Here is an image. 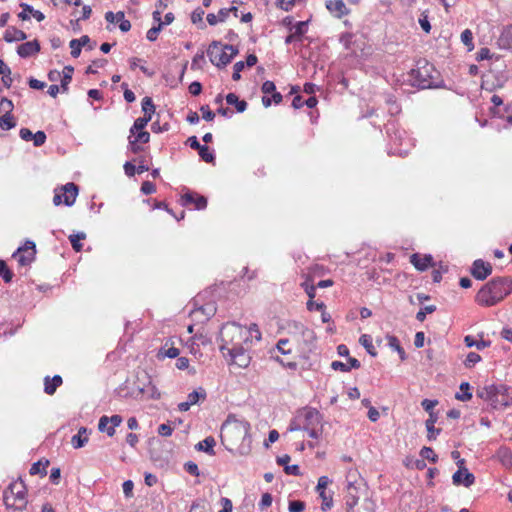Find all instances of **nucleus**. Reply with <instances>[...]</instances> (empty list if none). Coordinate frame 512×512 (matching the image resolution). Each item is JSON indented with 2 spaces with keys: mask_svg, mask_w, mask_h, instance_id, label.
<instances>
[{
  "mask_svg": "<svg viewBox=\"0 0 512 512\" xmlns=\"http://www.w3.org/2000/svg\"><path fill=\"white\" fill-rule=\"evenodd\" d=\"M355 492L356 487L352 482H349L347 485L346 495V505L348 507V512H374L376 507L374 501L366 497L361 502H359V498Z\"/></svg>",
  "mask_w": 512,
  "mask_h": 512,
  "instance_id": "9",
  "label": "nucleus"
},
{
  "mask_svg": "<svg viewBox=\"0 0 512 512\" xmlns=\"http://www.w3.org/2000/svg\"><path fill=\"white\" fill-rule=\"evenodd\" d=\"M206 392L203 388H199L188 394L187 401L192 405L197 404L200 400H205Z\"/></svg>",
  "mask_w": 512,
  "mask_h": 512,
  "instance_id": "38",
  "label": "nucleus"
},
{
  "mask_svg": "<svg viewBox=\"0 0 512 512\" xmlns=\"http://www.w3.org/2000/svg\"><path fill=\"white\" fill-rule=\"evenodd\" d=\"M32 141L35 147H40L46 141V134L43 131H37L34 134Z\"/></svg>",
  "mask_w": 512,
  "mask_h": 512,
  "instance_id": "57",
  "label": "nucleus"
},
{
  "mask_svg": "<svg viewBox=\"0 0 512 512\" xmlns=\"http://www.w3.org/2000/svg\"><path fill=\"white\" fill-rule=\"evenodd\" d=\"M78 195V188L74 183H67L61 188V191H55V195L53 197L54 205L58 206L60 204H65L67 206H71L74 204L76 197Z\"/></svg>",
  "mask_w": 512,
  "mask_h": 512,
  "instance_id": "10",
  "label": "nucleus"
},
{
  "mask_svg": "<svg viewBox=\"0 0 512 512\" xmlns=\"http://www.w3.org/2000/svg\"><path fill=\"white\" fill-rule=\"evenodd\" d=\"M73 71L74 69L72 66H65L62 71L60 82L63 92H66L68 90V85L72 80Z\"/></svg>",
  "mask_w": 512,
  "mask_h": 512,
  "instance_id": "32",
  "label": "nucleus"
},
{
  "mask_svg": "<svg viewBox=\"0 0 512 512\" xmlns=\"http://www.w3.org/2000/svg\"><path fill=\"white\" fill-rule=\"evenodd\" d=\"M15 125H16V123H15L12 115L3 114L0 117V128H2L4 130H9V129L15 127Z\"/></svg>",
  "mask_w": 512,
  "mask_h": 512,
  "instance_id": "47",
  "label": "nucleus"
},
{
  "mask_svg": "<svg viewBox=\"0 0 512 512\" xmlns=\"http://www.w3.org/2000/svg\"><path fill=\"white\" fill-rule=\"evenodd\" d=\"M0 276L3 278L4 282L9 283L12 281L13 273L8 268L6 262L4 260H0Z\"/></svg>",
  "mask_w": 512,
  "mask_h": 512,
  "instance_id": "45",
  "label": "nucleus"
},
{
  "mask_svg": "<svg viewBox=\"0 0 512 512\" xmlns=\"http://www.w3.org/2000/svg\"><path fill=\"white\" fill-rule=\"evenodd\" d=\"M319 496L322 499V507H321L322 510L326 511V510L330 509L332 507V505H333L332 497L331 496H327L326 491L325 492H320Z\"/></svg>",
  "mask_w": 512,
  "mask_h": 512,
  "instance_id": "54",
  "label": "nucleus"
},
{
  "mask_svg": "<svg viewBox=\"0 0 512 512\" xmlns=\"http://www.w3.org/2000/svg\"><path fill=\"white\" fill-rule=\"evenodd\" d=\"M205 12L202 8H196L191 14V21L193 24H196L199 29H205L206 25L203 22V16Z\"/></svg>",
  "mask_w": 512,
  "mask_h": 512,
  "instance_id": "36",
  "label": "nucleus"
},
{
  "mask_svg": "<svg viewBox=\"0 0 512 512\" xmlns=\"http://www.w3.org/2000/svg\"><path fill=\"white\" fill-rule=\"evenodd\" d=\"M434 311H436L435 305L425 306L423 309L417 312L416 319L420 322H423L426 318V314L433 313Z\"/></svg>",
  "mask_w": 512,
  "mask_h": 512,
  "instance_id": "52",
  "label": "nucleus"
},
{
  "mask_svg": "<svg viewBox=\"0 0 512 512\" xmlns=\"http://www.w3.org/2000/svg\"><path fill=\"white\" fill-rule=\"evenodd\" d=\"M250 424L233 415H229L221 427V437L229 444L236 446L242 444L249 436Z\"/></svg>",
  "mask_w": 512,
  "mask_h": 512,
  "instance_id": "4",
  "label": "nucleus"
},
{
  "mask_svg": "<svg viewBox=\"0 0 512 512\" xmlns=\"http://www.w3.org/2000/svg\"><path fill=\"white\" fill-rule=\"evenodd\" d=\"M150 121V117H139L134 121L133 126L130 129L131 134H136V131H143L148 122Z\"/></svg>",
  "mask_w": 512,
  "mask_h": 512,
  "instance_id": "44",
  "label": "nucleus"
},
{
  "mask_svg": "<svg viewBox=\"0 0 512 512\" xmlns=\"http://www.w3.org/2000/svg\"><path fill=\"white\" fill-rule=\"evenodd\" d=\"M13 110V103L11 100L7 98H2L0 100V112L6 115H12L11 112Z\"/></svg>",
  "mask_w": 512,
  "mask_h": 512,
  "instance_id": "50",
  "label": "nucleus"
},
{
  "mask_svg": "<svg viewBox=\"0 0 512 512\" xmlns=\"http://www.w3.org/2000/svg\"><path fill=\"white\" fill-rule=\"evenodd\" d=\"M237 54L238 50L233 45H222L219 41H213L207 49L210 62L218 68L228 65Z\"/></svg>",
  "mask_w": 512,
  "mask_h": 512,
  "instance_id": "7",
  "label": "nucleus"
},
{
  "mask_svg": "<svg viewBox=\"0 0 512 512\" xmlns=\"http://www.w3.org/2000/svg\"><path fill=\"white\" fill-rule=\"evenodd\" d=\"M492 273V265L482 259L474 261L471 274L477 280H484Z\"/></svg>",
  "mask_w": 512,
  "mask_h": 512,
  "instance_id": "18",
  "label": "nucleus"
},
{
  "mask_svg": "<svg viewBox=\"0 0 512 512\" xmlns=\"http://www.w3.org/2000/svg\"><path fill=\"white\" fill-rule=\"evenodd\" d=\"M459 469L453 474L452 481L454 485H463L465 487H470L475 482V476L469 472L464 465V459H460L457 462Z\"/></svg>",
  "mask_w": 512,
  "mask_h": 512,
  "instance_id": "14",
  "label": "nucleus"
},
{
  "mask_svg": "<svg viewBox=\"0 0 512 512\" xmlns=\"http://www.w3.org/2000/svg\"><path fill=\"white\" fill-rule=\"evenodd\" d=\"M331 483V480L327 476H321L318 479V484L316 486V490L318 493L325 492L327 486Z\"/></svg>",
  "mask_w": 512,
  "mask_h": 512,
  "instance_id": "58",
  "label": "nucleus"
},
{
  "mask_svg": "<svg viewBox=\"0 0 512 512\" xmlns=\"http://www.w3.org/2000/svg\"><path fill=\"white\" fill-rule=\"evenodd\" d=\"M470 384L468 382H463L460 384V392L456 393L455 398L459 401H469L472 398V393L470 392Z\"/></svg>",
  "mask_w": 512,
  "mask_h": 512,
  "instance_id": "34",
  "label": "nucleus"
},
{
  "mask_svg": "<svg viewBox=\"0 0 512 512\" xmlns=\"http://www.w3.org/2000/svg\"><path fill=\"white\" fill-rule=\"evenodd\" d=\"M464 342L467 347H473L475 346L478 350H482L488 346H490V341H476L473 336L467 335L464 338Z\"/></svg>",
  "mask_w": 512,
  "mask_h": 512,
  "instance_id": "39",
  "label": "nucleus"
},
{
  "mask_svg": "<svg viewBox=\"0 0 512 512\" xmlns=\"http://www.w3.org/2000/svg\"><path fill=\"white\" fill-rule=\"evenodd\" d=\"M85 238H86V235L83 232H80V233L73 234V235L69 236V240H70V243L72 245V248L76 252H80L82 250V244H81L80 241L85 239Z\"/></svg>",
  "mask_w": 512,
  "mask_h": 512,
  "instance_id": "42",
  "label": "nucleus"
},
{
  "mask_svg": "<svg viewBox=\"0 0 512 512\" xmlns=\"http://www.w3.org/2000/svg\"><path fill=\"white\" fill-rule=\"evenodd\" d=\"M21 8L24 9V11H29L30 14H32V16L38 21V22H41L45 19V15L39 11V10H34L33 7L27 3H21L20 4Z\"/></svg>",
  "mask_w": 512,
  "mask_h": 512,
  "instance_id": "48",
  "label": "nucleus"
},
{
  "mask_svg": "<svg viewBox=\"0 0 512 512\" xmlns=\"http://www.w3.org/2000/svg\"><path fill=\"white\" fill-rule=\"evenodd\" d=\"M437 421V415L434 412H430L429 418L425 422L426 429L428 431V439L434 440L436 438L435 434L438 435L440 433V429L435 428V423Z\"/></svg>",
  "mask_w": 512,
  "mask_h": 512,
  "instance_id": "28",
  "label": "nucleus"
},
{
  "mask_svg": "<svg viewBox=\"0 0 512 512\" xmlns=\"http://www.w3.org/2000/svg\"><path fill=\"white\" fill-rule=\"evenodd\" d=\"M245 67V63L243 61H239V62H236L233 66V74H232V79L234 81H238L240 80L241 78V75L240 73L242 72V70L244 69Z\"/></svg>",
  "mask_w": 512,
  "mask_h": 512,
  "instance_id": "56",
  "label": "nucleus"
},
{
  "mask_svg": "<svg viewBox=\"0 0 512 512\" xmlns=\"http://www.w3.org/2000/svg\"><path fill=\"white\" fill-rule=\"evenodd\" d=\"M481 361V356L475 352H470L465 359V366L468 368L473 367L476 363Z\"/></svg>",
  "mask_w": 512,
  "mask_h": 512,
  "instance_id": "53",
  "label": "nucleus"
},
{
  "mask_svg": "<svg viewBox=\"0 0 512 512\" xmlns=\"http://www.w3.org/2000/svg\"><path fill=\"white\" fill-rule=\"evenodd\" d=\"M433 258L431 255H419L417 253L412 254L410 262L419 271H425L429 266H433Z\"/></svg>",
  "mask_w": 512,
  "mask_h": 512,
  "instance_id": "20",
  "label": "nucleus"
},
{
  "mask_svg": "<svg viewBox=\"0 0 512 512\" xmlns=\"http://www.w3.org/2000/svg\"><path fill=\"white\" fill-rule=\"evenodd\" d=\"M200 111L202 112L203 119L206 121H212L215 117L214 112L211 111L208 105L201 106Z\"/></svg>",
  "mask_w": 512,
  "mask_h": 512,
  "instance_id": "63",
  "label": "nucleus"
},
{
  "mask_svg": "<svg viewBox=\"0 0 512 512\" xmlns=\"http://www.w3.org/2000/svg\"><path fill=\"white\" fill-rule=\"evenodd\" d=\"M36 246L33 241H26L24 246L19 247L12 255L20 266H27L35 259Z\"/></svg>",
  "mask_w": 512,
  "mask_h": 512,
  "instance_id": "11",
  "label": "nucleus"
},
{
  "mask_svg": "<svg viewBox=\"0 0 512 512\" xmlns=\"http://www.w3.org/2000/svg\"><path fill=\"white\" fill-rule=\"evenodd\" d=\"M198 152L203 161L207 163H211L214 161V154L212 151H210L208 146L202 145Z\"/></svg>",
  "mask_w": 512,
  "mask_h": 512,
  "instance_id": "49",
  "label": "nucleus"
},
{
  "mask_svg": "<svg viewBox=\"0 0 512 512\" xmlns=\"http://www.w3.org/2000/svg\"><path fill=\"white\" fill-rule=\"evenodd\" d=\"M359 342L371 356L375 357L377 355V351L373 346L372 338L370 335H361V337L359 338Z\"/></svg>",
  "mask_w": 512,
  "mask_h": 512,
  "instance_id": "35",
  "label": "nucleus"
},
{
  "mask_svg": "<svg viewBox=\"0 0 512 512\" xmlns=\"http://www.w3.org/2000/svg\"><path fill=\"white\" fill-rule=\"evenodd\" d=\"M295 329L293 339L302 345L304 350L311 351L316 338L314 331L302 324H295Z\"/></svg>",
  "mask_w": 512,
  "mask_h": 512,
  "instance_id": "12",
  "label": "nucleus"
},
{
  "mask_svg": "<svg viewBox=\"0 0 512 512\" xmlns=\"http://www.w3.org/2000/svg\"><path fill=\"white\" fill-rule=\"evenodd\" d=\"M179 341L176 337H170L168 338L164 344L161 346V348L157 352V358L159 360H163L166 357L167 358H176L179 356V349L175 346L176 343Z\"/></svg>",
  "mask_w": 512,
  "mask_h": 512,
  "instance_id": "17",
  "label": "nucleus"
},
{
  "mask_svg": "<svg viewBox=\"0 0 512 512\" xmlns=\"http://www.w3.org/2000/svg\"><path fill=\"white\" fill-rule=\"evenodd\" d=\"M136 135L134 137V141L137 143H147L150 139V134L147 131H136Z\"/></svg>",
  "mask_w": 512,
  "mask_h": 512,
  "instance_id": "61",
  "label": "nucleus"
},
{
  "mask_svg": "<svg viewBox=\"0 0 512 512\" xmlns=\"http://www.w3.org/2000/svg\"><path fill=\"white\" fill-rule=\"evenodd\" d=\"M509 391V387L504 384H491L478 389L477 396L489 402L495 409L505 408L512 403V396Z\"/></svg>",
  "mask_w": 512,
  "mask_h": 512,
  "instance_id": "5",
  "label": "nucleus"
},
{
  "mask_svg": "<svg viewBox=\"0 0 512 512\" xmlns=\"http://www.w3.org/2000/svg\"><path fill=\"white\" fill-rule=\"evenodd\" d=\"M226 102L229 105H235L237 112L242 113L247 108V103L244 100H239L238 96L234 93H229L226 96Z\"/></svg>",
  "mask_w": 512,
  "mask_h": 512,
  "instance_id": "30",
  "label": "nucleus"
},
{
  "mask_svg": "<svg viewBox=\"0 0 512 512\" xmlns=\"http://www.w3.org/2000/svg\"><path fill=\"white\" fill-rule=\"evenodd\" d=\"M153 19L158 21V26L152 27L147 31L146 37L149 41H155L158 37L159 32L162 29L161 13L159 11L153 12Z\"/></svg>",
  "mask_w": 512,
  "mask_h": 512,
  "instance_id": "29",
  "label": "nucleus"
},
{
  "mask_svg": "<svg viewBox=\"0 0 512 512\" xmlns=\"http://www.w3.org/2000/svg\"><path fill=\"white\" fill-rule=\"evenodd\" d=\"M279 352L283 356H287L291 354L292 348L290 347V340L289 339H280L276 345V349L274 350L272 357L279 362L284 367L290 368V369H296L297 363L294 360H286L279 355L275 354V352Z\"/></svg>",
  "mask_w": 512,
  "mask_h": 512,
  "instance_id": "13",
  "label": "nucleus"
},
{
  "mask_svg": "<svg viewBox=\"0 0 512 512\" xmlns=\"http://www.w3.org/2000/svg\"><path fill=\"white\" fill-rule=\"evenodd\" d=\"M123 18V12H117L113 13L112 11H108L105 14V19L109 23H118L119 20H122Z\"/></svg>",
  "mask_w": 512,
  "mask_h": 512,
  "instance_id": "55",
  "label": "nucleus"
},
{
  "mask_svg": "<svg viewBox=\"0 0 512 512\" xmlns=\"http://www.w3.org/2000/svg\"><path fill=\"white\" fill-rule=\"evenodd\" d=\"M88 442V430L81 427L78 433L71 438V444L75 449L83 447Z\"/></svg>",
  "mask_w": 512,
  "mask_h": 512,
  "instance_id": "26",
  "label": "nucleus"
},
{
  "mask_svg": "<svg viewBox=\"0 0 512 512\" xmlns=\"http://www.w3.org/2000/svg\"><path fill=\"white\" fill-rule=\"evenodd\" d=\"M49 465V461L45 460V462L38 461L36 463H33L29 473L31 475H37L41 474L42 476H45L47 474L46 468Z\"/></svg>",
  "mask_w": 512,
  "mask_h": 512,
  "instance_id": "37",
  "label": "nucleus"
},
{
  "mask_svg": "<svg viewBox=\"0 0 512 512\" xmlns=\"http://www.w3.org/2000/svg\"><path fill=\"white\" fill-rule=\"evenodd\" d=\"M438 404L437 400L424 399L421 402V406L423 409L430 414V412H434V407Z\"/></svg>",
  "mask_w": 512,
  "mask_h": 512,
  "instance_id": "62",
  "label": "nucleus"
},
{
  "mask_svg": "<svg viewBox=\"0 0 512 512\" xmlns=\"http://www.w3.org/2000/svg\"><path fill=\"white\" fill-rule=\"evenodd\" d=\"M182 200L185 205L193 204L196 209L202 210L207 206V199L194 193H186L183 195Z\"/></svg>",
  "mask_w": 512,
  "mask_h": 512,
  "instance_id": "22",
  "label": "nucleus"
},
{
  "mask_svg": "<svg viewBox=\"0 0 512 512\" xmlns=\"http://www.w3.org/2000/svg\"><path fill=\"white\" fill-rule=\"evenodd\" d=\"M139 391L142 394H146L147 397L151 399H159L161 396L158 389L154 385H152L150 381L146 387H139Z\"/></svg>",
  "mask_w": 512,
  "mask_h": 512,
  "instance_id": "40",
  "label": "nucleus"
},
{
  "mask_svg": "<svg viewBox=\"0 0 512 512\" xmlns=\"http://www.w3.org/2000/svg\"><path fill=\"white\" fill-rule=\"evenodd\" d=\"M141 191L143 194L149 195L156 191V186L150 181H144L141 185Z\"/></svg>",
  "mask_w": 512,
  "mask_h": 512,
  "instance_id": "60",
  "label": "nucleus"
},
{
  "mask_svg": "<svg viewBox=\"0 0 512 512\" xmlns=\"http://www.w3.org/2000/svg\"><path fill=\"white\" fill-rule=\"evenodd\" d=\"M216 445V441L212 436L206 437L204 440L200 441L195 448L199 451H203L209 455H215L214 447Z\"/></svg>",
  "mask_w": 512,
  "mask_h": 512,
  "instance_id": "27",
  "label": "nucleus"
},
{
  "mask_svg": "<svg viewBox=\"0 0 512 512\" xmlns=\"http://www.w3.org/2000/svg\"><path fill=\"white\" fill-rule=\"evenodd\" d=\"M142 111L144 112V117L152 118V114L155 112V105L150 97H145L142 100Z\"/></svg>",
  "mask_w": 512,
  "mask_h": 512,
  "instance_id": "41",
  "label": "nucleus"
},
{
  "mask_svg": "<svg viewBox=\"0 0 512 512\" xmlns=\"http://www.w3.org/2000/svg\"><path fill=\"white\" fill-rule=\"evenodd\" d=\"M27 38V34L15 27H9L4 33V40L8 43L15 41H23Z\"/></svg>",
  "mask_w": 512,
  "mask_h": 512,
  "instance_id": "23",
  "label": "nucleus"
},
{
  "mask_svg": "<svg viewBox=\"0 0 512 512\" xmlns=\"http://www.w3.org/2000/svg\"><path fill=\"white\" fill-rule=\"evenodd\" d=\"M388 344L389 346L396 350L400 356V359L401 360H405L406 359V353L404 351V349L400 346V343H399V340L397 339V337L395 336H388Z\"/></svg>",
  "mask_w": 512,
  "mask_h": 512,
  "instance_id": "43",
  "label": "nucleus"
},
{
  "mask_svg": "<svg viewBox=\"0 0 512 512\" xmlns=\"http://www.w3.org/2000/svg\"><path fill=\"white\" fill-rule=\"evenodd\" d=\"M436 75L437 71L434 66L426 60H419L416 67L410 72L412 84L421 89L433 87L436 82Z\"/></svg>",
  "mask_w": 512,
  "mask_h": 512,
  "instance_id": "6",
  "label": "nucleus"
},
{
  "mask_svg": "<svg viewBox=\"0 0 512 512\" xmlns=\"http://www.w3.org/2000/svg\"><path fill=\"white\" fill-rule=\"evenodd\" d=\"M251 346H243L240 348H230L227 354L231 357L232 362L240 368H246L251 361L249 349Z\"/></svg>",
  "mask_w": 512,
  "mask_h": 512,
  "instance_id": "15",
  "label": "nucleus"
},
{
  "mask_svg": "<svg viewBox=\"0 0 512 512\" xmlns=\"http://www.w3.org/2000/svg\"><path fill=\"white\" fill-rule=\"evenodd\" d=\"M90 42V38L87 35L82 36L80 39H72L70 41L71 56L74 58L79 57L82 47L86 46V43Z\"/></svg>",
  "mask_w": 512,
  "mask_h": 512,
  "instance_id": "24",
  "label": "nucleus"
},
{
  "mask_svg": "<svg viewBox=\"0 0 512 512\" xmlns=\"http://www.w3.org/2000/svg\"><path fill=\"white\" fill-rule=\"evenodd\" d=\"M498 458L506 468L512 467V453L508 448L502 447L497 452Z\"/></svg>",
  "mask_w": 512,
  "mask_h": 512,
  "instance_id": "33",
  "label": "nucleus"
},
{
  "mask_svg": "<svg viewBox=\"0 0 512 512\" xmlns=\"http://www.w3.org/2000/svg\"><path fill=\"white\" fill-rule=\"evenodd\" d=\"M220 339L222 342L220 350L225 354V351H230V348L251 346L254 341L261 339V333L256 324L245 327L232 322L222 326Z\"/></svg>",
  "mask_w": 512,
  "mask_h": 512,
  "instance_id": "1",
  "label": "nucleus"
},
{
  "mask_svg": "<svg viewBox=\"0 0 512 512\" xmlns=\"http://www.w3.org/2000/svg\"><path fill=\"white\" fill-rule=\"evenodd\" d=\"M62 384V378L59 375H55L53 378L49 376L44 379V391L48 395H53L56 389Z\"/></svg>",
  "mask_w": 512,
  "mask_h": 512,
  "instance_id": "25",
  "label": "nucleus"
},
{
  "mask_svg": "<svg viewBox=\"0 0 512 512\" xmlns=\"http://www.w3.org/2000/svg\"><path fill=\"white\" fill-rule=\"evenodd\" d=\"M120 415H113L111 417L102 416L99 419L98 429L101 432H106L108 436L112 437L115 434V428L122 423Z\"/></svg>",
  "mask_w": 512,
  "mask_h": 512,
  "instance_id": "16",
  "label": "nucleus"
},
{
  "mask_svg": "<svg viewBox=\"0 0 512 512\" xmlns=\"http://www.w3.org/2000/svg\"><path fill=\"white\" fill-rule=\"evenodd\" d=\"M420 455L433 463L437 461V455L435 454L434 450L430 447H423L420 451Z\"/></svg>",
  "mask_w": 512,
  "mask_h": 512,
  "instance_id": "51",
  "label": "nucleus"
},
{
  "mask_svg": "<svg viewBox=\"0 0 512 512\" xmlns=\"http://www.w3.org/2000/svg\"><path fill=\"white\" fill-rule=\"evenodd\" d=\"M305 504L302 501H291L289 503V512H302Z\"/></svg>",
  "mask_w": 512,
  "mask_h": 512,
  "instance_id": "64",
  "label": "nucleus"
},
{
  "mask_svg": "<svg viewBox=\"0 0 512 512\" xmlns=\"http://www.w3.org/2000/svg\"><path fill=\"white\" fill-rule=\"evenodd\" d=\"M499 43L503 48H512V25L503 29L499 37Z\"/></svg>",
  "mask_w": 512,
  "mask_h": 512,
  "instance_id": "31",
  "label": "nucleus"
},
{
  "mask_svg": "<svg viewBox=\"0 0 512 512\" xmlns=\"http://www.w3.org/2000/svg\"><path fill=\"white\" fill-rule=\"evenodd\" d=\"M461 41L468 48V51L473 50L474 44H473V34H472L471 30L465 29L461 33Z\"/></svg>",
  "mask_w": 512,
  "mask_h": 512,
  "instance_id": "46",
  "label": "nucleus"
},
{
  "mask_svg": "<svg viewBox=\"0 0 512 512\" xmlns=\"http://www.w3.org/2000/svg\"><path fill=\"white\" fill-rule=\"evenodd\" d=\"M326 8L337 18L349 14V9L343 0H327Z\"/></svg>",
  "mask_w": 512,
  "mask_h": 512,
  "instance_id": "19",
  "label": "nucleus"
},
{
  "mask_svg": "<svg viewBox=\"0 0 512 512\" xmlns=\"http://www.w3.org/2000/svg\"><path fill=\"white\" fill-rule=\"evenodd\" d=\"M512 292V281L505 277L493 278L476 295V302L485 307L494 306Z\"/></svg>",
  "mask_w": 512,
  "mask_h": 512,
  "instance_id": "2",
  "label": "nucleus"
},
{
  "mask_svg": "<svg viewBox=\"0 0 512 512\" xmlns=\"http://www.w3.org/2000/svg\"><path fill=\"white\" fill-rule=\"evenodd\" d=\"M238 9L234 6L230 8H222L220 9V21H225L230 13H233L235 17H237Z\"/></svg>",
  "mask_w": 512,
  "mask_h": 512,
  "instance_id": "59",
  "label": "nucleus"
},
{
  "mask_svg": "<svg viewBox=\"0 0 512 512\" xmlns=\"http://www.w3.org/2000/svg\"><path fill=\"white\" fill-rule=\"evenodd\" d=\"M322 416L314 408H304L299 410L291 420L288 431H305L308 436L317 439L322 432Z\"/></svg>",
  "mask_w": 512,
  "mask_h": 512,
  "instance_id": "3",
  "label": "nucleus"
},
{
  "mask_svg": "<svg viewBox=\"0 0 512 512\" xmlns=\"http://www.w3.org/2000/svg\"><path fill=\"white\" fill-rule=\"evenodd\" d=\"M40 50V44L37 40L25 42L18 46L17 53L22 58H27L33 54L38 53Z\"/></svg>",
  "mask_w": 512,
  "mask_h": 512,
  "instance_id": "21",
  "label": "nucleus"
},
{
  "mask_svg": "<svg viewBox=\"0 0 512 512\" xmlns=\"http://www.w3.org/2000/svg\"><path fill=\"white\" fill-rule=\"evenodd\" d=\"M27 488L25 483L19 479L10 483L3 493V500L7 508L23 510L27 506Z\"/></svg>",
  "mask_w": 512,
  "mask_h": 512,
  "instance_id": "8",
  "label": "nucleus"
}]
</instances>
